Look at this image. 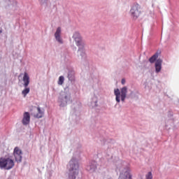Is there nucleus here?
I'll return each mask as SVG.
<instances>
[{
  "mask_svg": "<svg viewBox=\"0 0 179 179\" xmlns=\"http://www.w3.org/2000/svg\"><path fill=\"white\" fill-rule=\"evenodd\" d=\"M31 114L34 118H43L44 117V109H41L40 107H33L31 110Z\"/></svg>",
  "mask_w": 179,
  "mask_h": 179,
  "instance_id": "20e7f679",
  "label": "nucleus"
},
{
  "mask_svg": "<svg viewBox=\"0 0 179 179\" xmlns=\"http://www.w3.org/2000/svg\"><path fill=\"white\" fill-rule=\"evenodd\" d=\"M73 38H74L76 43V45H78V47H80V45H82L83 43H82V37L80 36V34H79L78 32H76L73 35Z\"/></svg>",
  "mask_w": 179,
  "mask_h": 179,
  "instance_id": "6e6552de",
  "label": "nucleus"
},
{
  "mask_svg": "<svg viewBox=\"0 0 179 179\" xmlns=\"http://www.w3.org/2000/svg\"><path fill=\"white\" fill-rule=\"evenodd\" d=\"M163 62V60L161 59H158L155 62V71L157 73H159L160 71H162V64Z\"/></svg>",
  "mask_w": 179,
  "mask_h": 179,
  "instance_id": "f8f14e48",
  "label": "nucleus"
},
{
  "mask_svg": "<svg viewBox=\"0 0 179 179\" xmlns=\"http://www.w3.org/2000/svg\"><path fill=\"white\" fill-rule=\"evenodd\" d=\"M78 52H82V50H80V48L78 50Z\"/></svg>",
  "mask_w": 179,
  "mask_h": 179,
  "instance_id": "aec40b11",
  "label": "nucleus"
},
{
  "mask_svg": "<svg viewBox=\"0 0 179 179\" xmlns=\"http://www.w3.org/2000/svg\"><path fill=\"white\" fill-rule=\"evenodd\" d=\"M145 177L146 179H152L153 176H152V172H149Z\"/></svg>",
  "mask_w": 179,
  "mask_h": 179,
  "instance_id": "f3484780",
  "label": "nucleus"
},
{
  "mask_svg": "<svg viewBox=\"0 0 179 179\" xmlns=\"http://www.w3.org/2000/svg\"><path fill=\"white\" fill-rule=\"evenodd\" d=\"M119 179H132V175L131 174V169H128L124 173L120 175Z\"/></svg>",
  "mask_w": 179,
  "mask_h": 179,
  "instance_id": "1a4fd4ad",
  "label": "nucleus"
},
{
  "mask_svg": "<svg viewBox=\"0 0 179 179\" xmlns=\"http://www.w3.org/2000/svg\"><path fill=\"white\" fill-rule=\"evenodd\" d=\"M22 155H23V152H22V150H20V148H19V147H15L14 148L13 156H14L15 160V162H17V163H22Z\"/></svg>",
  "mask_w": 179,
  "mask_h": 179,
  "instance_id": "423d86ee",
  "label": "nucleus"
},
{
  "mask_svg": "<svg viewBox=\"0 0 179 179\" xmlns=\"http://www.w3.org/2000/svg\"><path fill=\"white\" fill-rule=\"evenodd\" d=\"M130 13L133 19H138L142 13L141 6L139 5L134 6L130 10Z\"/></svg>",
  "mask_w": 179,
  "mask_h": 179,
  "instance_id": "39448f33",
  "label": "nucleus"
},
{
  "mask_svg": "<svg viewBox=\"0 0 179 179\" xmlns=\"http://www.w3.org/2000/svg\"><path fill=\"white\" fill-rule=\"evenodd\" d=\"M22 123L23 125H29L30 124V113L29 112L24 113Z\"/></svg>",
  "mask_w": 179,
  "mask_h": 179,
  "instance_id": "0eeeda50",
  "label": "nucleus"
},
{
  "mask_svg": "<svg viewBox=\"0 0 179 179\" xmlns=\"http://www.w3.org/2000/svg\"><path fill=\"white\" fill-rule=\"evenodd\" d=\"M159 55H160V52H157L149 59L150 64H153L159 58Z\"/></svg>",
  "mask_w": 179,
  "mask_h": 179,
  "instance_id": "4468645a",
  "label": "nucleus"
},
{
  "mask_svg": "<svg viewBox=\"0 0 179 179\" xmlns=\"http://www.w3.org/2000/svg\"><path fill=\"white\" fill-rule=\"evenodd\" d=\"M96 169H97V164L95 162H92L87 166V171H91V173L96 171Z\"/></svg>",
  "mask_w": 179,
  "mask_h": 179,
  "instance_id": "ddd939ff",
  "label": "nucleus"
},
{
  "mask_svg": "<svg viewBox=\"0 0 179 179\" xmlns=\"http://www.w3.org/2000/svg\"><path fill=\"white\" fill-rule=\"evenodd\" d=\"M78 174H79V164L76 159H72L69 162V179H76Z\"/></svg>",
  "mask_w": 179,
  "mask_h": 179,
  "instance_id": "f257e3e1",
  "label": "nucleus"
},
{
  "mask_svg": "<svg viewBox=\"0 0 179 179\" xmlns=\"http://www.w3.org/2000/svg\"><path fill=\"white\" fill-rule=\"evenodd\" d=\"M55 37L57 41H58V43H60V44H62V38H61V27H58L57 29V31L55 34Z\"/></svg>",
  "mask_w": 179,
  "mask_h": 179,
  "instance_id": "9b49d317",
  "label": "nucleus"
},
{
  "mask_svg": "<svg viewBox=\"0 0 179 179\" xmlns=\"http://www.w3.org/2000/svg\"><path fill=\"white\" fill-rule=\"evenodd\" d=\"M29 93H30V88L27 87H26L25 89L22 92V94H23L24 97H26Z\"/></svg>",
  "mask_w": 179,
  "mask_h": 179,
  "instance_id": "2eb2a0df",
  "label": "nucleus"
},
{
  "mask_svg": "<svg viewBox=\"0 0 179 179\" xmlns=\"http://www.w3.org/2000/svg\"><path fill=\"white\" fill-rule=\"evenodd\" d=\"M63 100H64L65 101V104H66L67 101H68V96H65L64 98L63 99Z\"/></svg>",
  "mask_w": 179,
  "mask_h": 179,
  "instance_id": "a211bd4d",
  "label": "nucleus"
},
{
  "mask_svg": "<svg viewBox=\"0 0 179 179\" xmlns=\"http://www.w3.org/2000/svg\"><path fill=\"white\" fill-rule=\"evenodd\" d=\"M127 93H128V88H127V87H122L120 91L118 88L115 89L114 94L115 96L117 103H120L121 101H125V99H127Z\"/></svg>",
  "mask_w": 179,
  "mask_h": 179,
  "instance_id": "f03ea898",
  "label": "nucleus"
},
{
  "mask_svg": "<svg viewBox=\"0 0 179 179\" xmlns=\"http://www.w3.org/2000/svg\"><path fill=\"white\" fill-rule=\"evenodd\" d=\"M22 80L24 82V87H27L30 83V77L27 72L24 73Z\"/></svg>",
  "mask_w": 179,
  "mask_h": 179,
  "instance_id": "9d476101",
  "label": "nucleus"
},
{
  "mask_svg": "<svg viewBox=\"0 0 179 179\" xmlns=\"http://www.w3.org/2000/svg\"><path fill=\"white\" fill-rule=\"evenodd\" d=\"M122 85H125V79H122Z\"/></svg>",
  "mask_w": 179,
  "mask_h": 179,
  "instance_id": "6ab92c4d",
  "label": "nucleus"
},
{
  "mask_svg": "<svg viewBox=\"0 0 179 179\" xmlns=\"http://www.w3.org/2000/svg\"><path fill=\"white\" fill-rule=\"evenodd\" d=\"M41 2H43V0H41Z\"/></svg>",
  "mask_w": 179,
  "mask_h": 179,
  "instance_id": "4be33fe9",
  "label": "nucleus"
},
{
  "mask_svg": "<svg viewBox=\"0 0 179 179\" xmlns=\"http://www.w3.org/2000/svg\"><path fill=\"white\" fill-rule=\"evenodd\" d=\"M15 166V162L10 158H0V169H4L5 170H10Z\"/></svg>",
  "mask_w": 179,
  "mask_h": 179,
  "instance_id": "7ed1b4c3",
  "label": "nucleus"
},
{
  "mask_svg": "<svg viewBox=\"0 0 179 179\" xmlns=\"http://www.w3.org/2000/svg\"><path fill=\"white\" fill-rule=\"evenodd\" d=\"M64 76H61L59 78V80H58V85H64Z\"/></svg>",
  "mask_w": 179,
  "mask_h": 179,
  "instance_id": "dca6fc26",
  "label": "nucleus"
},
{
  "mask_svg": "<svg viewBox=\"0 0 179 179\" xmlns=\"http://www.w3.org/2000/svg\"><path fill=\"white\" fill-rule=\"evenodd\" d=\"M1 33H2V30L1 29H0V34H1Z\"/></svg>",
  "mask_w": 179,
  "mask_h": 179,
  "instance_id": "412c9836",
  "label": "nucleus"
}]
</instances>
